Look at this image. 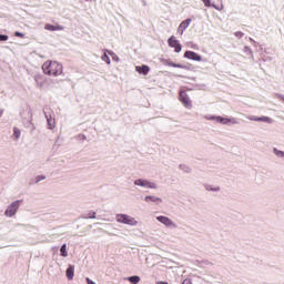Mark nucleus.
I'll return each mask as SVG.
<instances>
[{"instance_id":"nucleus-8","label":"nucleus","mask_w":284,"mask_h":284,"mask_svg":"<svg viewBox=\"0 0 284 284\" xmlns=\"http://www.w3.org/2000/svg\"><path fill=\"white\" fill-rule=\"evenodd\" d=\"M179 100L184 105V108H192V100H190V95H187V92L180 91Z\"/></svg>"},{"instance_id":"nucleus-18","label":"nucleus","mask_w":284,"mask_h":284,"mask_svg":"<svg viewBox=\"0 0 284 284\" xmlns=\"http://www.w3.org/2000/svg\"><path fill=\"white\" fill-rule=\"evenodd\" d=\"M175 68H180L181 70H189L190 72L194 71V67L191 64L176 63Z\"/></svg>"},{"instance_id":"nucleus-16","label":"nucleus","mask_w":284,"mask_h":284,"mask_svg":"<svg viewBox=\"0 0 284 284\" xmlns=\"http://www.w3.org/2000/svg\"><path fill=\"white\" fill-rule=\"evenodd\" d=\"M33 79L38 88H43V82L45 81V78L43 77V74H40V73L34 74Z\"/></svg>"},{"instance_id":"nucleus-6","label":"nucleus","mask_w":284,"mask_h":284,"mask_svg":"<svg viewBox=\"0 0 284 284\" xmlns=\"http://www.w3.org/2000/svg\"><path fill=\"white\" fill-rule=\"evenodd\" d=\"M134 185H138L139 187H148L149 190H158V185L154 182H150V180L145 179H138L134 180Z\"/></svg>"},{"instance_id":"nucleus-5","label":"nucleus","mask_w":284,"mask_h":284,"mask_svg":"<svg viewBox=\"0 0 284 284\" xmlns=\"http://www.w3.org/2000/svg\"><path fill=\"white\" fill-rule=\"evenodd\" d=\"M156 221H159V223H162V225H165V227H169V230H176L179 227V225H176L174 221L165 215L156 216Z\"/></svg>"},{"instance_id":"nucleus-31","label":"nucleus","mask_w":284,"mask_h":284,"mask_svg":"<svg viewBox=\"0 0 284 284\" xmlns=\"http://www.w3.org/2000/svg\"><path fill=\"white\" fill-rule=\"evenodd\" d=\"M26 128H29L31 131H34V124L30 120L27 121Z\"/></svg>"},{"instance_id":"nucleus-32","label":"nucleus","mask_w":284,"mask_h":284,"mask_svg":"<svg viewBox=\"0 0 284 284\" xmlns=\"http://www.w3.org/2000/svg\"><path fill=\"white\" fill-rule=\"evenodd\" d=\"M14 37H18L19 39H23L26 37V33L20 32V31H16Z\"/></svg>"},{"instance_id":"nucleus-20","label":"nucleus","mask_w":284,"mask_h":284,"mask_svg":"<svg viewBox=\"0 0 284 284\" xmlns=\"http://www.w3.org/2000/svg\"><path fill=\"white\" fill-rule=\"evenodd\" d=\"M60 256L67 258L68 256V244H62L60 247Z\"/></svg>"},{"instance_id":"nucleus-17","label":"nucleus","mask_w":284,"mask_h":284,"mask_svg":"<svg viewBox=\"0 0 284 284\" xmlns=\"http://www.w3.org/2000/svg\"><path fill=\"white\" fill-rule=\"evenodd\" d=\"M44 116L47 119L48 129L54 130V119H52V116H48V113H45V112H44Z\"/></svg>"},{"instance_id":"nucleus-14","label":"nucleus","mask_w":284,"mask_h":284,"mask_svg":"<svg viewBox=\"0 0 284 284\" xmlns=\"http://www.w3.org/2000/svg\"><path fill=\"white\" fill-rule=\"evenodd\" d=\"M135 71L145 77L150 72V67L148 64L138 65L135 67Z\"/></svg>"},{"instance_id":"nucleus-46","label":"nucleus","mask_w":284,"mask_h":284,"mask_svg":"<svg viewBox=\"0 0 284 284\" xmlns=\"http://www.w3.org/2000/svg\"><path fill=\"white\" fill-rule=\"evenodd\" d=\"M178 77H180V79H183V75H178Z\"/></svg>"},{"instance_id":"nucleus-41","label":"nucleus","mask_w":284,"mask_h":284,"mask_svg":"<svg viewBox=\"0 0 284 284\" xmlns=\"http://www.w3.org/2000/svg\"><path fill=\"white\" fill-rule=\"evenodd\" d=\"M277 99H280V101H284V95L283 94H277Z\"/></svg>"},{"instance_id":"nucleus-30","label":"nucleus","mask_w":284,"mask_h":284,"mask_svg":"<svg viewBox=\"0 0 284 284\" xmlns=\"http://www.w3.org/2000/svg\"><path fill=\"white\" fill-rule=\"evenodd\" d=\"M10 39V37L8 36V34H1L0 33V43L1 42H6V41H8Z\"/></svg>"},{"instance_id":"nucleus-43","label":"nucleus","mask_w":284,"mask_h":284,"mask_svg":"<svg viewBox=\"0 0 284 284\" xmlns=\"http://www.w3.org/2000/svg\"><path fill=\"white\" fill-rule=\"evenodd\" d=\"M248 39H250L251 43L256 44V41H254V39H252V38H248Z\"/></svg>"},{"instance_id":"nucleus-39","label":"nucleus","mask_w":284,"mask_h":284,"mask_svg":"<svg viewBox=\"0 0 284 284\" xmlns=\"http://www.w3.org/2000/svg\"><path fill=\"white\" fill-rule=\"evenodd\" d=\"M59 30H63V26H55V32L59 31Z\"/></svg>"},{"instance_id":"nucleus-44","label":"nucleus","mask_w":284,"mask_h":284,"mask_svg":"<svg viewBox=\"0 0 284 284\" xmlns=\"http://www.w3.org/2000/svg\"><path fill=\"white\" fill-rule=\"evenodd\" d=\"M3 116V109H0V118Z\"/></svg>"},{"instance_id":"nucleus-22","label":"nucleus","mask_w":284,"mask_h":284,"mask_svg":"<svg viewBox=\"0 0 284 284\" xmlns=\"http://www.w3.org/2000/svg\"><path fill=\"white\" fill-rule=\"evenodd\" d=\"M129 283L138 284L141 282V277L139 275H132L126 278Z\"/></svg>"},{"instance_id":"nucleus-40","label":"nucleus","mask_w":284,"mask_h":284,"mask_svg":"<svg viewBox=\"0 0 284 284\" xmlns=\"http://www.w3.org/2000/svg\"><path fill=\"white\" fill-rule=\"evenodd\" d=\"M121 59L119 58V55H116V53H114L113 55V61H120Z\"/></svg>"},{"instance_id":"nucleus-26","label":"nucleus","mask_w":284,"mask_h":284,"mask_svg":"<svg viewBox=\"0 0 284 284\" xmlns=\"http://www.w3.org/2000/svg\"><path fill=\"white\" fill-rule=\"evenodd\" d=\"M102 61H104V63H106L108 65H110L112 63V61L110 60V55L108 54V52H104L102 54Z\"/></svg>"},{"instance_id":"nucleus-10","label":"nucleus","mask_w":284,"mask_h":284,"mask_svg":"<svg viewBox=\"0 0 284 284\" xmlns=\"http://www.w3.org/2000/svg\"><path fill=\"white\" fill-rule=\"evenodd\" d=\"M184 59H189L190 61H203V57L194 51H185Z\"/></svg>"},{"instance_id":"nucleus-25","label":"nucleus","mask_w":284,"mask_h":284,"mask_svg":"<svg viewBox=\"0 0 284 284\" xmlns=\"http://www.w3.org/2000/svg\"><path fill=\"white\" fill-rule=\"evenodd\" d=\"M44 30H49V32H57V26L51 24V23H47L44 26Z\"/></svg>"},{"instance_id":"nucleus-35","label":"nucleus","mask_w":284,"mask_h":284,"mask_svg":"<svg viewBox=\"0 0 284 284\" xmlns=\"http://www.w3.org/2000/svg\"><path fill=\"white\" fill-rule=\"evenodd\" d=\"M87 284H97L94 281L90 280V277H85Z\"/></svg>"},{"instance_id":"nucleus-47","label":"nucleus","mask_w":284,"mask_h":284,"mask_svg":"<svg viewBox=\"0 0 284 284\" xmlns=\"http://www.w3.org/2000/svg\"><path fill=\"white\" fill-rule=\"evenodd\" d=\"M85 1H92V0H85Z\"/></svg>"},{"instance_id":"nucleus-21","label":"nucleus","mask_w":284,"mask_h":284,"mask_svg":"<svg viewBox=\"0 0 284 284\" xmlns=\"http://www.w3.org/2000/svg\"><path fill=\"white\" fill-rule=\"evenodd\" d=\"M204 187L207 192H221V186H212L211 184H205Z\"/></svg>"},{"instance_id":"nucleus-13","label":"nucleus","mask_w":284,"mask_h":284,"mask_svg":"<svg viewBox=\"0 0 284 284\" xmlns=\"http://www.w3.org/2000/svg\"><path fill=\"white\" fill-rule=\"evenodd\" d=\"M65 276L68 281H73L74 280V265L69 264L65 271Z\"/></svg>"},{"instance_id":"nucleus-1","label":"nucleus","mask_w":284,"mask_h":284,"mask_svg":"<svg viewBox=\"0 0 284 284\" xmlns=\"http://www.w3.org/2000/svg\"><path fill=\"white\" fill-rule=\"evenodd\" d=\"M42 71L48 77H59L63 74V64L58 61H47L42 64Z\"/></svg>"},{"instance_id":"nucleus-9","label":"nucleus","mask_w":284,"mask_h":284,"mask_svg":"<svg viewBox=\"0 0 284 284\" xmlns=\"http://www.w3.org/2000/svg\"><path fill=\"white\" fill-rule=\"evenodd\" d=\"M248 120L250 121H255L257 123H274V120L270 116H265V115H262V116H255V115H251L248 116Z\"/></svg>"},{"instance_id":"nucleus-37","label":"nucleus","mask_w":284,"mask_h":284,"mask_svg":"<svg viewBox=\"0 0 284 284\" xmlns=\"http://www.w3.org/2000/svg\"><path fill=\"white\" fill-rule=\"evenodd\" d=\"M202 263H203V265H212V262H210L207 260H203Z\"/></svg>"},{"instance_id":"nucleus-38","label":"nucleus","mask_w":284,"mask_h":284,"mask_svg":"<svg viewBox=\"0 0 284 284\" xmlns=\"http://www.w3.org/2000/svg\"><path fill=\"white\" fill-rule=\"evenodd\" d=\"M80 140H81V141H87V140H88V136H85V134H82V135H80Z\"/></svg>"},{"instance_id":"nucleus-12","label":"nucleus","mask_w":284,"mask_h":284,"mask_svg":"<svg viewBox=\"0 0 284 284\" xmlns=\"http://www.w3.org/2000/svg\"><path fill=\"white\" fill-rule=\"evenodd\" d=\"M145 203H153V205H159L160 203H163V199L154 196V195H146L144 196Z\"/></svg>"},{"instance_id":"nucleus-28","label":"nucleus","mask_w":284,"mask_h":284,"mask_svg":"<svg viewBox=\"0 0 284 284\" xmlns=\"http://www.w3.org/2000/svg\"><path fill=\"white\" fill-rule=\"evenodd\" d=\"M84 219H97V212L91 211L88 213V215L84 216Z\"/></svg>"},{"instance_id":"nucleus-7","label":"nucleus","mask_w":284,"mask_h":284,"mask_svg":"<svg viewBox=\"0 0 284 284\" xmlns=\"http://www.w3.org/2000/svg\"><path fill=\"white\" fill-rule=\"evenodd\" d=\"M168 43H169V48H173L174 52L179 53L183 50V45L181 44V42L179 40H176V38L174 36H171L168 39Z\"/></svg>"},{"instance_id":"nucleus-15","label":"nucleus","mask_w":284,"mask_h":284,"mask_svg":"<svg viewBox=\"0 0 284 284\" xmlns=\"http://www.w3.org/2000/svg\"><path fill=\"white\" fill-rule=\"evenodd\" d=\"M202 2L204 3L205 8H214V10H217L219 12H221V10H223V4H221L220 7L212 3V0H202Z\"/></svg>"},{"instance_id":"nucleus-27","label":"nucleus","mask_w":284,"mask_h":284,"mask_svg":"<svg viewBox=\"0 0 284 284\" xmlns=\"http://www.w3.org/2000/svg\"><path fill=\"white\" fill-rule=\"evenodd\" d=\"M244 54H248V57H254V52L252 51V48L245 45L243 49Z\"/></svg>"},{"instance_id":"nucleus-11","label":"nucleus","mask_w":284,"mask_h":284,"mask_svg":"<svg viewBox=\"0 0 284 284\" xmlns=\"http://www.w3.org/2000/svg\"><path fill=\"white\" fill-rule=\"evenodd\" d=\"M190 23H192V18H186L183 20L178 28V33L183 34V32L190 28Z\"/></svg>"},{"instance_id":"nucleus-45","label":"nucleus","mask_w":284,"mask_h":284,"mask_svg":"<svg viewBox=\"0 0 284 284\" xmlns=\"http://www.w3.org/2000/svg\"><path fill=\"white\" fill-rule=\"evenodd\" d=\"M143 6H148V2L145 0H141Z\"/></svg>"},{"instance_id":"nucleus-4","label":"nucleus","mask_w":284,"mask_h":284,"mask_svg":"<svg viewBox=\"0 0 284 284\" xmlns=\"http://www.w3.org/2000/svg\"><path fill=\"white\" fill-rule=\"evenodd\" d=\"M21 203H23L22 200L13 201L9 206H7L4 215H7L9 219H12V216H14V214H17L19 211V207H21Z\"/></svg>"},{"instance_id":"nucleus-33","label":"nucleus","mask_w":284,"mask_h":284,"mask_svg":"<svg viewBox=\"0 0 284 284\" xmlns=\"http://www.w3.org/2000/svg\"><path fill=\"white\" fill-rule=\"evenodd\" d=\"M104 52H106V54H110V57H114L115 54L114 51L108 49H105Z\"/></svg>"},{"instance_id":"nucleus-34","label":"nucleus","mask_w":284,"mask_h":284,"mask_svg":"<svg viewBox=\"0 0 284 284\" xmlns=\"http://www.w3.org/2000/svg\"><path fill=\"white\" fill-rule=\"evenodd\" d=\"M181 284H192V280L191 278H184Z\"/></svg>"},{"instance_id":"nucleus-42","label":"nucleus","mask_w":284,"mask_h":284,"mask_svg":"<svg viewBox=\"0 0 284 284\" xmlns=\"http://www.w3.org/2000/svg\"><path fill=\"white\" fill-rule=\"evenodd\" d=\"M156 284H170V283H168L165 281H158Z\"/></svg>"},{"instance_id":"nucleus-36","label":"nucleus","mask_w":284,"mask_h":284,"mask_svg":"<svg viewBox=\"0 0 284 284\" xmlns=\"http://www.w3.org/2000/svg\"><path fill=\"white\" fill-rule=\"evenodd\" d=\"M168 65H169L170 68H176V63H175V62H172V61L168 62Z\"/></svg>"},{"instance_id":"nucleus-23","label":"nucleus","mask_w":284,"mask_h":284,"mask_svg":"<svg viewBox=\"0 0 284 284\" xmlns=\"http://www.w3.org/2000/svg\"><path fill=\"white\" fill-rule=\"evenodd\" d=\"M13 139L14 141H19V139H21V129L17 126L13 128Z\"/></svg>"},{"instance_id":"nucleus-29","label":"nucleus","mask_w":284,"mask_h":284,"mask_svg":"<svg viewBox=\"0 0 284 284\" xmlns=\"http://www.w3.org/2000/svg\"><path fill=\"white\" fill-rule=\"evenodd\" d=\"M234 37H236V39H243V37H245V33H243V31H236L234 33Z\"/></svg>"},{"instance_id":"nucleus-19","label":"nucleus","mask_w":284,"mask_h":284,"mask_svg":"<svg viewBox=\"0 0 284 284\" xmlns=\"http://www.w3.org/2000/svg\"><path fill=\"white\" fill-rule=\"evenodd\" d=\"M41 181H45V175H38L34 180H30L29 185H34V183H41Z\"/></svg>"},{"instance_id":"nucleus-2","label":"nucleus","mask_w":284,"mask_h":284,"mask_svg":"<svg viewBox=\"0 0 284 284\" xmlns=\"http://www.w3.org/2000/svg\"><path fill=\"white\" fill-rule=\"evenodd\" d=\"M115 219H116V222L122 223V225H131L132 227H135V225H139V221H136L134 217L125 213L116 214Z\"/></svg>"},{"instance_id":"nucleus-24","label":"nucleus","mask_w":284,"mask_h":284,"mask_svg":"<svg viewBox=\"0 0 284 284\" xmlns=\"http://www.w3.org/2000/svg\"><path fill=\"white\" fill-rule=\"evenodd\" d=\"M179 169L182 170V172H185V174H191L192 173V168H190L186 164H180Z\"/></svg>"},{"instance_id":"nucleus-3","label":"nucleus","mask_w":284,"mask_h":284,"mask_svg":"<svg viewBox=\"0 0 284 284\" xmlns=\"http://www.w3.org/2000/svg\"><path fill=\"white\" fill-rule=\"evenodd\" d=\"M209 121H216V123H221L222 125H230L232 123L233 125L239 124V121L234 118H224L221 115H210L206 118Z\"/></svg>"}]
</instances>
